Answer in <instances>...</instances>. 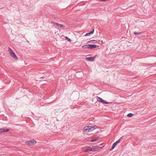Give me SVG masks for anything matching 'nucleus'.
Wrapping results in <instances>:
<instances>
[{
    "mask_svg": "<svg viewBox=\"0 0 156 156\" xmlns=\"http://www.w3.org/2000/svg\"><path fill=\"white\" fill-rule=\"evenodd\" d=\"M97 128L96 126H87L85 127V131L87 132H90L92 131Z\"/></svg>",
    "mask_w": 156,
    "mask_h": 156,
    "instance_id": "nucleus-1",
    "label": "nucleus"
},
{
    "mask_svg": "<svg viewBox=\"0 0 156 156\" xmlns=\"http://www.w3.org/2000/svg\"><path fill=\"white\" fill-rule=\"evenodd\" d=\"M8 48L9 49V53L11 57L16 60H18V58L13 51L9 47Z\"/></svg>",
    "mask_w": 156,
    "mask_h": 156,
    "instance_id": "nucleus-2",
    "label": "nucleus"
},
{
    "mask_svg": "<svg viewBox=\"0 0 156 156\" xmlns=\"http://www.w3.org/2000/svg\"><path fill=\"white\" fill-rule=\"evenodd\" d=\"M122 137H121L118 140H117V141H116L114 143L112 146L111 147V148L110 149V151H111L112 150H113L115 147L117 145V144L120 143V141L122 139Z\"/></svg>",
    "mask_w": 156,
    "mask_h": 156,
    "instance_id": "nucleus-3",
    "label": "nucleus"
},
{
    "mask_svg": "<svg viewBox=\"0 0 156 156\" xmlns=\"http://www.w3.org/2000/svg\"><path fill=\"white\" fill-rule=\"evenodd\" d=\"M97 100L98 101L104 104H107V102L103 100L101 98L98 96L96 97Z\"/></svg>",
    "mask_w": 156,
    "mask_h": 156,
    "instance_id": "nucleus-4",
    "label": "nucleus"
},
{
    "mask_svg": "<svg viewBox=\"0 0 156 156\" xmlns=\"http://www.w3.org/2000/svg\"><path fill=\"white\" fill-rule=\"evenodd\" d=\"M36 143V141L34 140H32L29 141H26V143L27 144L30 145H32L34 144H35Z\"/></svg>",
    "mask_w": 156,
    "mask_h": 156,
    "instance_id": "nucleus-5",
    "label": "nucleus"
},
{
    "mask_svg": "<svg viewBox=\"0 0 156 156\" xmlns=\"http://www.w3.org/2000/svg\"><path fill=\"white\" fill-rule=\"evenodd\" d=\"M89 49H92L93 48H95L98 47V46L94 44H89Z\"/></svg>",
    "mask_w": 156,
    "mask_h": 156,
    "instance_id": "nucleus-6",
    "label": "nucleus"
},
{
    "mask_svg": "<svg viewBox=\"0 0 156 156\" xmlns=\"http://www.w3.org/2000/svg\"><path fill=\"white\" fill-rule=\"evenodd\" d=\"M99 147H100L98 146H94L92 147H90V150H91V151H94L98 150Z\"/></svg>",
    "mask_w": 156,
    "mask_h": 156,
    "instance_id": "nucleus-7",
    "label": "nucleus"
},
{
    "mask_svg": "<svg viewBox=\"0 0 156 156\" xmlns=\"http://www.w3.org/2000/svg\"><path fill=\"white\" fill-rule=\"evenodd\" d=\"M96 56H94L93 57H87L86 58V59L92 62V61H94V59L96 57Z\"/></svg>",
    "mask_w": 156,
    "mask_h": 156,
    "instance_id": "nucleus-8",
    "label": "nucleus"
},
{
    "mask_svg": "<svg viewBox=\"0 0 156 156\" xmlns=\"http://www.w3.org/2000/svg\"><path fill=\"white\" fill-rule=\"evenodd\" d=\"M94 31V29H93L92 31H90V32L86 34L84 36H88L90 34H92Z\"/></svg>",
    "mask_w": 156,
    "mask_h": 156,
    "instance_id": "nucleus-9",
    "label": "nucleus"
},
{
    "mask_svg": "<svg viewBox=\"0 0 156 156\" xmlns=\"http://www.w3.org/2000/svg\"><path fill=\"white\" fill-rule=\"evenodd\" d=\"M56 26L57 27H60L62 28H64L65 27V25L62 24H59L58 23L56 24Z\"/></svg>",
    "mask_w": 156,
    "mask_h": 156,
    "instance_id": "nucleus-10",
    "label": "nucleus"
},
{
    "mask_svg": "<svg viewBox=\"0 0 156 156\" xmlns=\"http://www.w3.org/2000/svg\"><path fill=\"white\" fill-rule=\"evenodd\" d=\"M1 133H6L8 132L9 130V129H1Z\"/></svg>",
    "mask_w": 156,
    "mask_h": 156,
    "instance_id": "nucleus-11",
    "label": "nucleus"
},
{
    "mask_svg": "<svg viewBox=\"0 0 156 156\" xmlns=\"http://www.w3.org/2000/svg\"><path fill=\"white\" fill-rule=\"evenodd\" d=\"M90 149V147H89L88 148L85 149L84 150V152H89V151H91V150Z\"/></svg>",
    "mask_w": 156,
    "mask_h": 156,
    "instance_id": "nucleus-12",
    "label": "nucleus"
},
{
    "mask_svg": "<svg viewBox=\"0 0 156 156\" xmlns=\"http://www.w3.org/2000/svg\"><path fill=\"white\" fill-rule=\"evenodd\" d=\"M100 137L99 136H97V137L95 139L92 140L90 141V142H95L96 141L98 140L99 139Z\"/></svg>",
    "mask_w": 156,
    "mask_h": 156,
    "instance_id": "nucleus-13",
    "label": "nucleus"
},
{
    "mask_svg": "<svg viewBox=\"0 0 156 156\" xmlns=\"http://www.w3.org/2000/svg\"><path fill=\"white\" fill-rule=\"evenodd\" d=\"M88 45H89V44L84 45H83L82 47L84 49H89V46Z\"/></svg>",
    "mask_w": 156,
    "mask_h": 156,
    "instance_id": "nucleus-14",
    "label": "nucleus"
},
{
    "mask_svg": "<svg viewBox=\"0 0 156 156\" xmlns=\"http://www.w3.org/2000/svg\"><path fill=\"white\" fill-rule=\"evenodd\" d=\"M143 32H134L133 34L135 35H139V34H143Z\"/></svg>",
    "mask_w": 156,
    "mask_h": 156,
    "instance_id": "nucleus-15",
    "label": "nucleus"
},
{
    "mask_svg": "<svg viewBox=\"0 0 156 156\" xmlns=\"http://www.w3.org/2000/svg\"><path fill=\"white\" fill-rule=\"evenodd\" d=\"M133 114L131 113H129L127 115V117H130L133 115Z\"/></svg>",
    "mask_w": 156,
    "mask_h": 156,
    "instance_id": "nucleus-16",
    "label": "nucleus"
},
{
    "mask_svg": "<svg viewBox=\"0 0 156 156\" xmlns=\"http://www.w3.org/2000/svg\"><path fill=\"white\" fill-rule=\"evenodd\" d=\"M65 38H66V40H67V41L69 42H71V40L67 37H65Z\"/></svg>",
    "mask_w": 156,
    "mask_h": 156,
    "instance_id": "nucleus-17",
    "label": "nucleus"
},
{
    "mask_svg": "<svg viewBox=\"0 0 156 156\" xmlns=\"http://www.w3.org/2000/svg\"><path fill=\"white\" fill-rule=\"evenodd\" d=\"M51 23H52V24H55L56 25V24L57 23H57L55 22H54L53 21H51Z\"/></svg>",
    "mask_w": 156,
    "mask_h": 156,
    "instance_id": "nucleus-18",
    "label": "nucleus"
},
{
    "mask_svg": "<svg viewBox=\"0 0 156 156\" xmlns=\"http://www.w3.org/2000/svg\"><path fill=\"white\" fill-rule=\"evenodd\" d=\"M40 79L42 78L44 80H45L46 79V78H45L44 76H42L40 77Z\"/></svg>",
    "mask_w": 156,
    "mask_h": 156,
    "instance_id": "nucleus-19",
    "label": "nucleus"
},
{
    "mask_svg": "<svg viewBox=\"0 0 156 156\" xmlns=\"http://www.w3.org/2000/svg\"><path fill=\"white\" fill-rule=\"evenodd\" d=\"M100 0L101 2H105V1H107V0Z\"/></svg>",
    "mask_w": 156,
    "mask_h": 156,
    "instance_id": "nucleus-20",
    "label": "nucleus"
},
{
    "mask_svg": "<svg viewBox=\"0 0 156 156\" xmlns=\"http://www.w3.org/2000/svg\"><path fill=\"white\" fill-rule=\"evenodd\" d=\"M95 40H91V41H88V42H87V43L91 41H94Z\"/></svg>",
    "mask_w": 156,
    "mask_h": 156,
    "instance_id": "nucleus-21",
    "label": "nucleus"
},
{
    "mask_svg": "<svg viewBox=\"0 0 156 156\" xmlns=\"http://www.w3.org/2000/svg\"><path fill=\"white\" fill-rule=\"evenodd\" d=\"M1 129H0V133H1Z\"/></svg>",
    "mask_w": 156,
    "mask_h": 156,
    "instance_id": "nucleus-22",
    "label": "nucleus"
}]
</instances>
